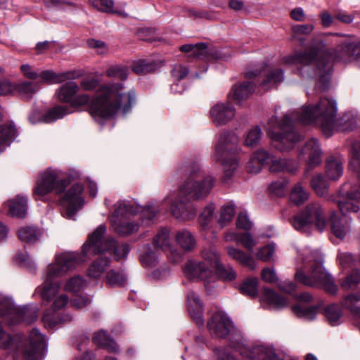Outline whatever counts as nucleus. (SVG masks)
Masks as SVG:
<instances>
[{
    "label": "nucleus",
    "mask_w": 360,
    "mask_h": 360,
    "mask_svg": "<svg viewBox=\"0 0 360 360\" xmlns=\"http://www.w3.org/2000/svg\"><path fill=\"white\" fill-rule=\"evenodd\" d=\"M309 251L299 254L297 260H300L303 266L297 264L295 278L307 286L319 287L323 288L328 293L335 295L338 288L331 276L326 272L321 261L310 257H304V255Z\"/></svg>",
    "instance_id": "obj_6"
},
{
    "label": "nucleus",
    "mask_w": 360,
    "mask_h": 360,
    "mask_svg": "<svg viewBox=\"0 0 360 360\" xmlns=\"http://www.w3.org/2000/svg\"><path fill=\"white\" fill-rule=\"evenodd\" d=\"M39 85L35 82L22 81L15 84V91L25 99H29L39 89Z\"/></svg>",
    "instance_id": "obj_33"
},
{
    "label": "nucleus",
    "mask_w": 360,
    "mask_h": 360,
    "mask_svg": "<svg viewBox=\"0 0 360 360\" xmlns=\"http://www.w3.org/2000/svg\"><path fill=\"white\" fill-rule=\"evenodd\" d=\"M40 236L39 230L34 226H25L18 231L20 239L27 243L36 242Z\"/></svg>",
    "instance_id": "obj_40"
},
{
    "label": "nucleus",
    "mask_w": 360,
    "mask_h": 360,
    "mask_svg": "<svg viewBox=\"0 0 360 360\" xmlns=\"http://www.w3.org/2000/svg\"><path fill=\"white\" fill-rule=\"evenodd\" d=\"M337 43L336 49L329 51L323 40L316 41L307 50L285 56L283 62L287 65H301L299 74L305 78L316 77L319 87L326 89L330 79L333 63L350 61L360 48V41L354 37H347Z\"/></svg>",
    "instance_id": "obj_2"
},
{
    "label": "nucleus",
    "mask_w": 360,
    "mask_h": 360,
    "mask_svg": "<svg viewBox=\"0 0 360 360\" xmlns=\"http://www.w3.org/2000/svg\"><path fill=\"white\" fill-rule=\"evenodd\" d=\"M314 30L311 24L295 25L292 27V39H295L301 35H308Z\"/></svg>",
    "instance_id": "obj_57"
},
{
    "label": "nucleus",
    "mask_w": 360,
    "mask_h": 360,
    "mask_svg": "<svg viewBox=\"0 0 360 360\" xmlns=\"http://www.w3.org/2000/svg\"><path fill=\"white\" fill-rule=\"evenodd\" d=\"M337 111L336 101L326 97L321 98L316 105L303 107L300 112L285 115L282 120L272 117L268 122L272 146L285 152L292 149L295 143L301 140V136L293 130L294 120L304 124L314 122L321 127L327 136H330L337 130L347 131L356 127V120L353 115H345L337 120Z\"/></svg>",
    "instance_id": "obj_1"
},
{
    "label": "nucleus",
    "mask_w": 360,
    "mask_h": 360,
    "mask_svg": "<svg viewBox=\"0 0 360 360\" xmlns=\"http://www.w3.org/2000/svg\"><path fill=\"white\" fill-rule=\"evenodd\" d=\"M100 1V6L97 3V6H94L96 8L98 11L108 13H115L117 12V11L114 10V1L113 0H99ZM120 14H122V13H120Z\"/></svg>",
    "instance_id": "obj_59"
},
{
    "label": "nucleus",
    "mask_w": 360,
    "mask_h": 360,
    "mask_svg": "<svg viewBox=\"0 0 360 360\" xmlns=\"http://www.w3.org/2000/svg\"><path fill=\"white\" fill-rule=\"evenodd\" d=\"M236 225L238 228L243 229L244 230H249L252 228V222L246 212H240L238 214Z\"/></svg>",
    "instance_id": "obj_60"
},
{
    "label": "nucleus",
    "mask_w": 360,
    "mask_h": 360,
    "mask_svg": "<svg viewBox=\"0 0 360 360\" xmlns=\"http://www.w3.org/2000/svg\"><path fill=\"white\" fill-rule=\"evenodd\" d=\"M331 229L335 236L343 238L349 231L346 220L338 218L336 214L331 216Z\"/></svg>",
    "instance_id": "obj_36"
},
{
    "label": "nucleus",
    "mask_w": 360,
    "mask_h": 360,
    "mask_svg": "<svg viewBox=\"0 0 360 360\" xmlns=\"http://www.w3.org/2000/svg\"><path fill=\"white\" fill-rule=\"evenodd\" d=\"M82 191L83 186L80 184H74L63 195L61 202L66 208L65 217L68 219H73L76 212L84 205Z\"/></svg>",
    "instance_id": "obj_12"
},
{
    "label": "nucleus",
    "mask_w": 360,
    "mask_h": 360,
    "mask_svg": "<svg viewBox=\"0 0 360 360\" xmlns=\"http://www.w3.org/2000/svg\"><path fill=\"white\" fill-rule=\"evenodd\" d=\"M70 112L71 111L69 107L57 105L42 115L39 121L44 123H51L63 118L65 115Z\"/></svg>",
    "instance_id": "obj_31"
},
{
    "label": "nucleus",
    "mask_w": 360,
    "mask_h": 360,
    "mask_svg": "<svg viewBox=\"0 0 360 360\" xmlns=\"http://www.w3.org/2000/svg\"><path fill=\"white\" fill-rule=\"evenodd\" d=\"M90 102V97L86 94L75 95L73 100L70 103L73 107H81L86 105Z\"/></svg>",
    "instance_id": "obj_63"
},
{
    "label": "nucleus",
    "mask_w": 360,
    "mask_h": 360,
    "mask_svg": "<svg viewBox=\"0 0 360 360\" xmlns=\"http://www.w3.org/2000/svg\"><path fill=\"white\" fill-rule=\"evenodd\" d=\"M129 69L124 65H113L105 72L107 77L124 81L129 75Z\"/></svg>",
    "instance_id": "obj_42"
},
{
    "label": "nucleus",
    "mask_w": 360,
    "mask_h": 360,
    "mask_svg": "<svg viewBox=\"0 0 360 360\" xmlns=\"http://www.w3.org/2000/svg\"><path fill=\"white\" fill-rule=\"evenodd\" d=\"M255 84L250 82H243L236 84L229 94V98L237 103L246 100L254 92Z\"/></svg>",
    "instance_id": "obj_21"
},
{
    "label": "nucleus",
    "mask_w": 360,
    "mask_h": 360,
    "mask_svg": "<svg viewBox=\"0 0 360 360\" xmlns=\"http://www.w3.org/2000/svg\"><path fill=\"white\" fill-rule=\"evenodd\" d=\"M79 89V86L75 82L70 81L60 86L56 95L60 101L70 103Z\"/></svg>",
    "instance_id": "obj_27"
},
{
    "label": "nucleus",
    "mask_w": 360,
    "mask_h": 360,
    "mask_svg": "<svg viewBox=\"0 0 360 360\" xmlns=\"http://www.w3.org/2000/svg\"><path fill=\"white\" fill-rule=\"evenodd\" d=\"M274 251V245L269 244L258 249L256 253V257L257 259L262 260L263 262H269L272 259Z\"/></svg>",
    "instance_id": "obj_55"
},
{
    "label": "nucleus",
    "mask_w": 360,
    "mask_h": 360,
    "mask_svg": "<svg viewBox=\"0 0 360 360\" xmlns=\"http://www.w3.org/2000/svg\"><path fill=\"white\" fill-rule=\"evenodd\" d=\"M342 162L340 160L330 157L326 163V175L331 180L338 179L342 174Z\"/></svg>",
    "instance_id": "obj_34"
},
{
    "label": "nucleus",
    "mask_w": 360,
    "mask_h": 360,
    "mask_svg": "<svg viewBox=\"0 0 360 360\" xmlns=\"http://www.w3.org/2000/svg\"><path fill=\"white\" fill-rule=\"evenodd\" d=\"M188 73L187 67L177 64L174 65L171 74L174 79V83L171 85V89L174 93H181L184 91L183 86H179V82L184 79Z\"/></svg>",
    "instance_id": "obj_30"
},
{
    "label": "nucleus",
    "mask_w": 360,
    "mask_h": 360,
    "mask_svg": "<svg viewBox=\"0 0 360 360\" xmlns=\"http://www.w3.org/2000/svg\"><path fill=\"white\" fill-rule=\"evenodd\" d=\"M239 243H240L250 252L252 251L253 248L257 244V242L253 239L250 233L240 234Z\"/></svg>",
    "instance_id": "obj_62"
},
{
    "label": "nucleus",
    "mask_w": 360,
    "mask_h": 360,
    "mask_svg": "<svg viewBox=\"0 0 360 360\" xmlns=\"http://www.w3.org/2000/svg\"><path fill=\"white\" fill-rule=\"evenodd\" d=\"M212 121L217 126L224 125L235 116V109L229 103H218L210 110Z\"/></svg>",
    "instance_id": "obj_18"
},
{
    "label": "nucleus",
    "mask_w": 360,
    "mask_h": 360,
    "mask_svg": "<svg viewBox=\"0 0 360 360\" xmlns=\"http://www.w3.org/2000/svg\"><path fill=\"white\" fill-rule=\"evenodd\" d=\"M84 279L79 276H75L67 281L64 288L67 291L77 292L81 290L84 288Z\"/></svg>",
    "instance_id": "obj_53"
},
{
    "label": "nucleus",
    "mask_w": 360,
    "mask_h": 360,
    "mask_svg": "<svg viewBox=\"0 0 360 360\" xmlns=\"http://www.w3.org/2000/svg\"><path fill=\"white\" fill-rule=\"evenodd\" d=\"M235 213V208L232 205H224L221 208L220 217L218 219V223L221 227L227 225V224L232 219Z\"/></svg>",
    "instance_id": "obj_54"
},
{
    "label": "nucleus",
    "mask_w": 360,
    "mask_h": 360,
    "mask_svg": "<svg viewBox=\"0 0 360 360\" xmlns=\"http://www.w3.org/2000/svg\"><path fill=\"white\" fill-rule=\"evenodd\" d=\"M183 271L190 280L205 281L214 275L211 267L206 265L205 262L195 260L188 261L183 267Z\"/></svg>",
    "instance_id": "obj_16"
},
{
    "label": "nucleus",
    "mask_w": 360,
    "mask_h": 360,
    "mask_svg": "<svg viewBox=\"0 0 360 360\" xmlns=\"http://www.w3.org/2000/svg\"><path fill=\"white\" fill-rule=\"evenodd\" d=\"M215 269L218 271L220 276L226 281H233L236 278V273L231 266L225 267L219 264Z\"/></svg>",
    "instance_id": "obj_58"
},
{
    "label": "nucleus",
    "mask_w": 360,
    "mask_h": 360,
    "mask_svg": "<svg viewBox=\"0 0 360 360\" xmlns=\"http://www.w3.org/2000/svg\"><path fill=\"white\" fill-rule=\"evenodd\" d=\"M108 283L112 286L123 285L126 281V276L123 271L111 270L107 273Z\"/></svg>",
    "instance_id": "obj_52"
},
{
    "label": "nucleus",
    "mask_w": 360,
    "mask_h": 360,
    "mask_svg": "<svg viewBox=\"0 0 360 360\" xmlns=\"http://www.w3.org/2000/svg\"><path fill=\"white\" fill-rule=\"evenodd\" d=\"M269 160H271V171L275 172L287 171L290 173H294L298 169L299 167L298 164L291 160H283L281 158L274 160L271 156Z\"/></svg>",
    "instance_id": "obj_28"
},
{
    "label": "nucleus",
    "mask_w": 360,
    "mask_h": 360,
    "mask_svg": "<svg viewBox=\"0 0 360 360\" xmlns=\"http://www.w3.org/2000/svg\"><path fill=\"white\" fill-rule=\"evenodd\" d=\"M214 207L213 205H207L199 217V222L204 230H208L211 227L213 219Z\"/></svg>",
    "instance_id": "obj_49"
},
{
    "label": "nucleus",
    "mask_w": 360,
    "mask_h": 360,
    "mask_svg": "<svg viewBox=\"0 0 360 360\" xmlns=\"http://www.w3.org/2000/svg\"><path fill=\"white\" fill-rule=\"evenodd\" d=\"M303 155H307V167L306 172L318 166L321 162V151L316 139H311L308 141L301 153L299 154L300 158Z\"/></svg>",
    "instance_id": "obj_19"
},
{
    "label": "nucleus",
    "mask_w": 360,
    "mask_h": 360,
    "mask_svg": "<svg viewBox=\"0 0 360 360\" xmlns=\"http://www.w3.org/2000/svg\"><path fill=\"white\" fill-rule=\"evenodd\" d=\"M311 186L319 196H323L327 193V182L321 174H316L313 176L311 181Z\"/></svg>",
    "instance_id": "obj_50"
},
{
    "label": "nucleus",
    "mask_w": 360,
    "mask_h": 360,
    "mask_svg": "<svg viewBox=\"0 0 360 360\" xmlns=\"http://www.w3.org/2000/svg\"><path fill=\"white\" fill-rule=\"evenodd\" d=\"M83 261L76 252H63L56 255L54 262L46 267L44 281L36 291L39 293L44 302L53 301L51 307L53 311L66 306L68 297L65 294L59 292V285L53 280L76 269Z\"/></svg>",
    "instance_id": "obj_4"
},
{
    "label": "nucleus",
    "mask_w": 360,
    "mask_h": 360,
    "mask_svg": "<svg viewBox=\"0 0 360 360\" xmlns=\"http://www.w3.org/2000/svg\"><path fill=\"white\" fill-rule=\"evenodd\" d=\"M141 212L143 223L149 225L155 216V210L153 205L140 207L127 201H120L115 205L114 214L111 218V224L115 231L122 236H128L139 230V225L131 221H122L128 214H136Z\"/></svg>",
    "instance_id": "obj_7"
},
{
    "label": "nucleus",
    "mask_w": 360,
    "mask_h": 360,
    "mask_svg": "<svg viewBox=\"0 0 360 360\" xmlns=\"http://www.w3.org/2000/svg\"><path fill=\"white\" fill-rule=\"evenodd\" d=\"M140 261L145 266H153L158 261V253L153 250L151 247L147 244L143 245L139 250Z\"/></svg>",
    "instance_id": "obj_32"
},
{
    "label": "nucleus",
    "mask_w": 360,
    "mask_h": 360,
    "mask_svg": "<svg viewBox=\"0 0 360 360\" xmlns=\"http://www.w3.org/2000/svg\"><path fill=\"white\" fill-rule=\"evenodd\" d=\"M46 347L43 335L38 329H33L30 335V344L25 349L24 357L26 360H38L43 356Z\"/></svg>",
    "instance_id": "obj_14"
},
{
    "label": "nucleus",
    "mask_w": 360,
    "mask_h": 360,
    "mask_svg": "<svg viewBox=\"0 0 360 360\" xmlns=\"http://www.w3.org/2000/svg\"><path fill=\"white\" fill-rule=\"evenodd\" d=\"M359 284H360V271L355 270L341 282V287L344 290H349L355 289Z\"/></svg>",
    "instance_id": "obj_48"
},
{
    "label": "nucleus",
    "mask_w": 360,
    "mask_h": 360,
    "mask_svg": "<svg viewBox=\"0 0 360 360\" xmlns=\"http://www.w3.org/2000/svg\"><path fill=\"white\" fill-rule=\"evenodd\" d=\"M207 328L212 335L225 338L233 330V324L226 314L219 311L213 314L207 322Z\"/></svg>",
    "instance_id": "obj_13"
},
{
    "label": "nucleus",
    "mask_w": 360,
    "mask_h": 360,
    "mask_svg": "<svg viewBox=\"0 0 360 360\" xmlns=\"http://www.w3.org/2000/svg\"><path fill=\"white\" fill-rule=\"evenodd\" d=\"M73 175H66L61 170L48 168L41 172L33 188L36 200H45L46 196L53 191L56 195L62 194L71 183Z\"/></svg>",
    "instance_id": "obj_10"
},
{
    "label": "nucleus",
    "mask_w": 360,
    "mask_h": 360,
    "mask_svg": "<svg viewBox=\"0 0 360 360\" xmlns=\"http://www.w3.org/2000/svg\"><path fill=\"white\" fill-rule=\"evenodd\" d=\"M309 193L298 183L292 189L290 193L291 200L297 205L304 203L309 198Z\"/></svg>",
    "instance_id": "obj_45"
},
{
    "label": "nucleus",
    "mask_w": 360,
    "mask_h": 360,
    "mask_svg": "<svg viewBox=\"0 0 360 360\" xmlns=\"http://www.w3.org/2000/svg\"><path fill=\"white\" fill-rule=\"evenodd\" d=\"M226 249L227 255L231 259L252 270L256 268V262L250 254L245 253L243 250L233 246H228Z\"/></svg>",
    "instance_id": "obj_23"
},
{
    "label": "nucleus",
    "mask_w": 360,
    "mask_h": 360,
    "mask_svg": "<svg viewBox=\"0 0 360 360\" xmlns=\"http://www.w3.org/2000/svg\"><path fill=\"white\" fill-rule=\"evenodd\" d=\"M202 257L204 259L203 262H205L206 265L210 266L212 271L213 269H215V267L220 264L219 255L213 248L204 249L202 251Z\"/></svg>",
    "instance_id": "obj_44"
},
{
    "label": "nucleus",
    "mask_w": 360,
    "mask_h": 360,
    "mask_svg": "<svg viewBox=\"0 0 360 360\" xmlns=\"http://www.w3.org/2000/svg\"><path fill=\"white\" fill-rule=\"evenodd\" d=\"M194 46L193 53H190L188 56L189 58L203 59L209 55L210 51L207 44L198 43Z\"/></svg>",
    "instance_id": "obj_56"
},
{
    "label": "nucleus",
    "mask_w": 360,
    "mask_h": 360,
    "mask_svg": "<svg viewBox=\"0 0 360 360\" xmlns=\"http://www.w3.org/2000/svg\"><path fill=\"white\" fill-rule=\"evenodd\" d=\"M188 311L191 318L198 325L203 323L202 303L199 296L193 292L188 294Z\"/></svg>",
    "instance_id": "obj_22"
},
{
    "label": "nucleus",
    "mask_w": 360,
    "mask_h": 360,
    "mask_svg": "<svg viewBox=\"0 0 360 360\" xmlns=\"http://www.w3.org/2000/svg\"><path fill=\"white\" fill-rule=\"evenodd\" d=\"M27 200L25 196L17 195L7 201L6 205L12 216L23 218L27 214Z\"/></svg>",
    "instance_id": "obj_24"
},
{
    "label": "nucleus",
    "mask_w": 360,
    "mask_h": 360,
    "mask_svg": "<svg viewBox=\"0 0 360 360\" xmlns=\"http://www.w3.org/2000/svg\"><path fill=\"white\" fill-rule=\"evenodd\" d=\"M108 264L109 260L106 257H99L89 266L88 275L93 278H99L106 269Z\"/></svg>",
    "instance_id": "obj_39"
},
{
    "label": "nucleus",
    "mask_w": 360,
    "mask_h": 360,
    "mask_svg": "<svg viewBox=\"0 0 360 360\" xmlns=\"http://www.w3.org/2000/svg\"><path fill=\"white\" fill-rule=\"evenodd\" d=\"M352 160L350 166L354 168L360 181V142L353 143L351 151Z\"/></svg>",
    "instance_id": "obj_51"
},
{
    "label": "nucleus",
    "mask_w": 360,
    "mask_h": 360,
    "mask_svg": "<svg viewBox=\"0 0 360 360\" xmlns=\"http://www.w3.org/2000/svg\"><path fill=\"white\" fill-rule=\"evenodd\" d=\"M270 158L271 155L267 151L264 149H258L250 156L246 165L247 172L250 174L259 173Z\"/></svg>",
    "instance_id": "obj_20"
},
{
    "label": "nucleus",
    "mask_w": 360,
    "mask_h": 360,
    "mask_svg": "<svg viewBox=\"0 0 360 360\" xmlns=\"http://www.w3.org/2000/svg\"><path fill=\"white\" fill-rule=\"evenodd\" d=\"M174 238L176 244L186 252L192 251L196 245L195 237L191 231L186 229L176 231Z\"/></svg>",
    "instance_id": "obj_25"
},
{
    "label": "nucleus",
    "mask_w": 360,
    "mask_h": 360,
    "mask_svg": "<svg viewBox=\"0 0 360 360\" xmlns=\"http://www.w3.org/2000/svg\"><path fill=\"white\" fill-rule=\"evenodd\" d=\"M239 141V137L235 133L224 132L215 146L213 158L223 166L224 181L229 179L238 168V160L229 156L240 150Z\"/></svg>",
    "instance_id": "obj_8"
},
{
    "label": "nucleus",
    "mask_w": 360,
    "mask_h": 360,
    "mask_svg": "<svg viewBox=\"0 0 360 360\" xmlns=\"http://www.w3.org/2000/svg\"><path fill=\"white\" fill-rule=\"evenodd\" d=\"M240 354L250 360H278L274 349L271 347L258 345L250 349L243 345H232Z\"/></svg>",
    "instance_id": "obj_17"
},
{
    "label": "nucleus",
    "mask_w": 360,
    "mask_h": 360,
    "mask_svg": "<svg viewBox=\"0 0 360 360\" xmlns=\"http://www.w3.org/2000/svg\"><path fill=\"white\" fill-rule=\"evenodd\" d=\"M292 310L298 317L311 321L314 319L316 316L319 310V306L316 305L305 307L302 305H297L293 307Z\"/></svg>",
    "instance_id": "obj_41"
},
{
    "label": "nucleus",
    "mask_w": 360,
    "mask_h": 360,
    "mask_svg": "<svg viewBox=\"0 0 360 360\" xmlns=\"http://www.w3.org/2000/svg\"><path fill=\"white\" fill-rule=\"evenodd\" d=\"M262 138V130L258 126H255L250 129L245 136L244 145L249 148L255 147L260 141Z\"/></svg>",
    "instance_id": "obj_46"
},
{
    "label": "nucleus",
    "mask_w": 360,
    "mask_h": 360,
    "mask_svg": "<svg viewBox=\"0 0 360 360\" xmlns=\"http://www.w3.org/2000/svg\"><path fill=\"white\" fill-rule=\"evenodd\" d=\"M264 79L261 83L262 87L266 91L274 88L283 80V72L281 69L275 68L264 71Z\"/></svg>",
    "instance_id": "obj_26"
},
{
    "label": "nucleus",
    "mask_w": 360,
    "mask_h": 360,
    "mask_svg": "<svg viewBox=\"0 0 360 360\" xmlns=\"http://www.w3.org/2000/svg\"><path fill=\"white\" fill-rule=\"evenodd\" d=\"M124 89L120 83L102 86L90 106L92 117L99 122L112 117L118 112H129L136 102V93L133 89L127 91Z\"/></svg>",
    "instance_id": "obj_5"
},
{
    "label": "nucleus",
    "mask_w": 360,
    "mask_h": 360,
    "mask_svg": "<svg viewBox=\"0 0 360 360\" xmlns=\"http://www.w3.org/2000/svg\"><path fill=\"white\" fill-rule=\"evenodd\" d=\"M94 342L105 349L109 352H117L118 346L116 342L110 338L109 335L104 330H100L94 334Z\"/></svg>",
    "instance_id": "obj_29"
},
{
    "label": "nucleus",
    "mask_w": 360,
    "mask_h": 360,
    "mask_svg": "<svg viewBox=\"0 0 360 360\" xmlns=\"http://www.w3.org/2000/svg\"><path fill=\"white\" fill-rule=\"evenodd\" d=\"M292 225L298 231L307 233L312 226L323 231L326 226L324 210L319 202H311L294 216Z\"/></svg>",
    "instance_id": "obj_11"
},
{
    "label": "nucleus",
    "mask_w": 360,
    "mask_h": 360,
    "mask_svg": "<svg viewBox=\"0 0 360 360\" xmlns=\"http://www.w3.org/2000/svg\"><path fill=\"white\" fill-rule=\"evenodd\" d=\"M182 169L186 172L187 180L178 191L167 195L163 204L169 207L175 218L187 221L193 219L196 214L195 208L189 201L205 198L214 186L215 179L205 175L197 162L183 166Z\"/></svg>",
    "instance_id": "obj_3"
},
{
    "label": "nucleus",
    "mask_w": 360,
    "mask_h": 360,
    "mask_svg": "<svg viewBox=\"0 0 360 360\" xmlns=\"http://www.w3.org/2000/svg\"><path fill=\"white\" fill-rule=\"evenodd\" d=\"M257 278H248L245 279L240 287V291L242 294L250 297H255L257 295Z\"/></svg>",
    "instance_id": "obj_47"
},
{
    "label": "nucleus",
    "mask_w": 360,
    "mask_h": 360,
    "mask_svg": "<svg viewBox=\"0 0 360 360\" xmlns=\"http://www.w3.org/2000/svg\"><path fill=\"white\" fill-rule=\"evenodd\" d=\"M262 278L265 282L272 283L277 281V276L274 269L264 268L262 271Z\"/></svg>",
    "instance_id": "obj_64"
},
{
    "label": "nucleus",
    "mask_w": 360,
    "mask_h": 360,
    "mask_svg": "<svg viewBox=\"0 0 360 360\" xmlns=\"http://www.w3.org/2000/svg\"><path fill=\"white\" fill-rule=\"evenodd\" d=\"M39 77H41L43 79V81L51 84L61 83L67 79L72 78V73L70 72L57 74L51 70H46L41 72L39 74Z\"/></svg>",
    "instance_id": "obj_37"
},
{
    "label": "nucleus",
    "mask_w": 360,
    "mask_h": 360,
    "mask_svg": "<svg viewBox=\"0 0 360 360\" xmlns=\"http://www.w3.org/2000/svg\"><path fill=\"white\" fill-rule=\"evenodd\" d=\"M169 229L163 228L158 232L153 238V244L166 252L169 258L174 263L181 260V253L172 245L169 238Z\"/></svg>",
    "instance_id": "obj_15"
},
{
    "label": "nucleus",
    "mask_w": 360,
    "mask_h": 360,
    "mask_svg": "<svg viewBox=\"0 0 360 360\" xmlns=\"http://www.w3.org/2000/svg\"><path fill=\"white\" fill-rule=\"evenodd\" d=\"M158 68L156 63L146 60L135 61L132 65V70L139 75H144L155 71Z\"/></svg>",
    "instance_id": "obj_43"
},
{
    "label": "nucleus",
    "mask_w": 360,
    "mask_h": 360,
    "mask_svg": "<svg viewBox=\"0 0 360 360\" xmlns=\"http://www.w3.org/2000/svg\"><path fill=\"white\" fill-rule=\"evenodd\" d=\"M286 183L282 181L273 182L269 187L271 193L277 196H283L285 193Z\"/></svg>",
    "instance_id": "obj_61"
},
{
    "label": "nucleus",
    "mask_w": 360,
    "mask_h": 360,
    "mask_svg": "<svg viewBox=\"0 0 360 360\" xmlns=\"http://www.w3.org/2000/svg\"><path fill=\"white\" fill-rule=\"evenodd\" d=\"M105 233V227L101 225L89 235L87 241L82 246V255L77 253L84 259L83 262L86 260V257L110 250H113V254L117 260L127 257L129 252V245L127 244L116 245L114 240L104 237Z\"/></svg>",
    "instance_id": "obj_9"
},
{
    "label": "nucleus",
    "mask_w": 360,
    "mask_h": 360,
    "mask_svg": "<svg viewBox=\"0 0 360 360\" xmlns=\"http://www.w3.org/2000/svg\"><path fill=\"white\" fill-rule=\"evenodd\" d=\"M324 316L331 326H336L340 323L342 311L337 304H330L326 307Z\"/></svg>",
    "instance_id": "obj_38"
},
{
    "label": "nucleus",
    "mask_w": 360,
    "mask_h": 360,
    "mask_svg": "<svg viewBox=\"0 0 360 360\" xmlns=\"http://www.w3.org/2000/svg\"><path fill=\"white\" fill-rule=\"evenodd\" d=\"M263 299L271 307L276 309H281L288 305V300L285 297L278 295L272 290L269 288H265L264 290Z\"/></svg>",
    "instance_id": "obj_35"
}]
</instances>
